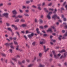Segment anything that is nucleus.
I'll use <instances>...</instances> for the list:
<instances>
[{
  "instance_id": "nucleus-1",
  "label": "nucleus",
  "mask_w": 67,
  "mask_h": 67,
  "mask_svg": "<svg viewBox=\"0 0 67 67\" xmlns=\"http://www.w3.org/2000/svg\"><path fill=\"white\" fill-rule=\"evenodd\" d=\"M5 45L7 47H9L10 45H11L10 47L12 48H13V49H14V47L12 46L13 45V43L12 42H11L10 43H6L5 44Z\"/></svg>"
},
{
  "instance_id": "nucleus-2",
  "label": "nucleus",
  "mask_w": 67,
  "mask_h": 67,
  "mask_svg": "<svg viewBox=\"0 0 67 67\" xmlns=\"http://www.w3.org/2000/svg\"><path fill=\"white\" fill-rule=\"evenodd\" d=\"M52 52H53L54 57L55 58H56V59H57V58H58V57L60 56V54H58L57 55H56V54L55 53V51H53Z\"/></svg>"
},
{
  "instance_id": "nucleus-3",
  "label": "nucleus",
  "mask_w": 67,
  "mask_h": 67,
  "mask_svg": "<svg viewBox=\"0 0 67 67\" xmlns=\"http://www.w3.org/2000/svg\"><path fill=\"white\" fill-rule=\"evenodd\" d=\"M45 43V40L43 39H40V44H43L44 43Z\"/></svg>"
},
{
  "instance_id": "nucleus-4",
  "label": "nucleus",
  "mask_w": 67,
  "mask_h": 67,
  "mask_svg": "<svg viewBox=\"0 0 67 67\" xmlns=\"http://www.w3.org/2000/svg\"><path fill=\"white\" fill-rule=\"evenodd\" d=\"M52 18L54 19V20L56 19V18H57V19H59V17L58 16H57V15L56 14L54 15L52 17Z\"/></svg>"
},
{
  "instance_id": "nucleus-5",
  "label": "nucleus",
  "mask_w": 67,
  "mask_h": 67,
  "mask_svg": "<svg viewBox=\"0 0 67 67\" xmlns=\"http://www.w3.org/2000/svg\"><path fill=\"white\" fill-rule=\"evenodd\" d=\"M51 14H52V12H50L47 15V18H48V19H51L50 15Z\"/></svg>"
},
{
  "instance_id": "nucleus-6",
  "label": "nucleus",
  "mask_w": 67,
  "mask_h": 67,
  "mask_svg": "<svg viewBox=\"0 0 67 67\" xmlns=\"http://www.w3.org/2000/svg\"><path fill=\"white\" fill-rule=\"evenodd\" d=\"M34 35L33 33H32L31 35H29L27 36L29 38H32V36Z\"/></svg>"
},
{
  "instance_id": "nucleus-7",
  "label": "nucleus",
  "mask_w": 67,
  "mask_h": 67,
  "mask_svg": "<svg viewBox=\"0 0 67 67\" xmlns=\"http://www.w3.org/2000/svg\"><path fill=\"white\" fill-rule=\"evenodd\" d=\"M3 15L6 18H8V15H9V13H5L3 14Z\"/></svg>"
},
{
  "instance_id": "nucleus-8",
  "label": "nucleus",
  "mask_w": 67,
  "mask_h": 67,
  "mask_svg": "<svg viewBox=\"0 0 67 67\" xmlns=\"http://www.w3.org/2000/svg\"><path fill=\"white\" fill-rule=\"evenodd\" d=\"M64 57L63 55H62L61 57L60 58L61 59L62 58H65V57H66V55H67V52L65 53L64 54Z\"/></svg>"
},
{
  "instance_id": "nucleus-9",
  "label": "nucleus",
  "mask_w": 67,
  "mask_h": 67,
  "mask_svg": "<svg viewBox=\"0 0 67 67\" xmlns=\"http://www.w3.org/2000/svg\"><path fill=\"white\" fill-rule=\"evenodd\" d=\"M43 47L44 48V51L45 52H46L47 51H48V50L49 49V48H47L46 50V47H45V46H43Z\"/></svg>"
},
{
  "instance_id": "nucleus-10",
  "label": "nucleus",
  "mask_w": 67,
  "mask_h": 67,
  "mask_svg": "<svg viewBox=\"0 0 67 67\" xmlns=\"http://www.w3.org/2000/svg\"><path fill=\"white\" fill-rule=\"evenodd\" d=\"M67 36V32H66V33L63 36V37L62 38L63 39H65L66 38H65V36Z\"/></svg>"
},
{
  "instance_id": "nucleus-11",
  "label": "nucleus",
  "mask_w": 67,
  "mask_h": 67,
  "mask_svg": "<svg viewBox=\"0 0 67 67\" xmlns=\"http://www.w3.org/2000/svg\"><path fill=\"white\" fill-rule=\"evenodd\" d=\"M12 13L14 14H17L18 13H17V12L16 11V10H13L12 11Z\"/></svg>"
},
{
  "instance_id": "nucleus-12",
  "label": "nucleus",
  "mask_w": 67,
  "mask_h": 67,
  "mask_svg": "<svg viewBox=\"0 0 67 67\" xmlns=\"http://www.w3.org/2000/svg\"><path fill=\"white\" fill-rule=\"evenodd\" d=\"M47 32H51V33L53 32V31L52 30V29L51 28H50L48 29V30H47Z\"/></svg>"
},
{
  "instance_id": "nucleus-13",
  "label": "nucleus",
  "mask_w": 67,
  "mask_h": 67,
  "mask_svg": "<svg viewBox=\"0 0 67 67\" xmlns=\"http://www.w3.org/2000/svg\"><path fill=\"white\" fill-rule=\"evenodd\" d=\"M37 5L38 7V9H39V10H41V7H40L41 6V4H39L38 5Z\"/></svg>"
},
{
  "instance_id": "nucleus-14",
  "label": "nucleus",
  "mask_w": 67,
  "mask_h": 67,
  "mask_svg": "<svg viewBox=\"0 0 67 67\" xmlns=\"http://www.w3.org/2000/svg\"><path fill=\"white\" fill-rule=\"evenodd\" d=\"M39 30V29L38 28H37L36 29V31H37V34H40V31H38Z\"/></svg>"
},
{
  "instance_id": "nucleus-15",
  "label": "nucleus",
  "mask_w": 67,
  "mask_h": 67,
  "mask_svg": "<svg viewBox=\"0 0 67 67\" xmlns=\"http://www.w3.org/2000/svg\"><path fill=\"white\" fill-rule=\"evenodd\" d=\"M8 30H9V31H10L11 32H12V30L10 28H7Z\"/></svg>"
},
{
  "instance_id": "nucleus-16",
  "label": "nucleus",
  "mask_w": 67,
  "mask_h": 67,
  "mask_svg": "<svg viewBox=\"0 0 67 67\" xmlns=\"http://www.w3.org/2000/svg\"><path fill=\"white\" fill-rule=\"evenodd\" d=\"M40 24H41V23H42L43 21L41 19H40Z\"/></svg>"
},
{
  "instance_id": "nucleus-17",
  "label": "nucleus",
  "mask_w": 67,
  "mask_h": 67,
  "mask_svg": "<svg viewBox=\"0 0 67 67\" xmlns=\"http://www.w3.org/2000/svg\"><path fill=\"white\" fill-rule=\"evenodd\" d=\"M65 49H63L61 51H59L60 53H63V52H65Z\"/></svg>"
},
{
  "instance_id": "nucleus-18",
  "label": "nucleus",
  "mask_w": 67,
  "mask_h": 67,
  "mask_svg": "<svg viewBox=\"0 0 67 67\" xmlns=\"http://www.w3.org/2000/svg\"><path fill=\"white\" fill-rule=\"evenodd\" d=\"M51 27L53 29V30H54V32H56V30L55 29V27L54 26H51Z\"/></svg>"
},
{
  "instance_id": "nucleus-19",
  "label": "nucleus",
  "mask_w": 67,
  "mask_h": 67,
  "mask_svg": "<svg viewBox=\"0 0 67 67\" xmlns=\"http://www.w3.org/2000/svg\"><path fill=\"white\" fill-rule=\"evenodd\" d=\"M12 59L13 60H14L15 62H16L17 60L15 58H12Z\"/></svg>"
},
{
  "instance_id": "nucleus-20",
  "label": "nucleus",
  "mask_w": 67,
  "mask_h": 67,
  "mask_svg": "<svg viewBox=\"0 0 67 67\" xmlns=\"http://www.w3.org/2000/svg\"><path fill=\"white\" fill-rule=\"evenodd\" d=\"M22 16H21L20 15H19L18 16H17V18H22Z\"/></svg>"
},
{
  "instance_id": "nucleus-21",
  "label": "nucleus",
  "mask_w": 67,
  "mask_h": 67,
  "mask_svg": "<svg viewBox=\"0 0 67 67\" xmlns=\"http://www.w3.org/2000/svg\"><path fill=\"white\" fill-rule=\"evenodd\" d=\"M21 26L23 27H25V26H26V25L25 24H23Z\"/></svg>"
},
{
  "instance_id": "nucleus-22",
  "label": "nucleus",
  "mask_w": 67,
  "mask_h": 67,
  "mask_svg": "<svg viewBox=\"0 0 67 67\" xmlns=\"http://www.w3.org/2000/svg\"><path fill=\"white\" fill-rule=\"evenodd\" d=\"M30 1H27L26 2V3H27V4H28L29 3H30Z\"/></svg>"
},
{
  "instance_id": "nucleus-23",
  "label": "nucleus",
  "mask_w": 67,
  "mask_h": 67,
  "mask_svg": "<svg viewBox=\"0 0 67 67\" xmlns=\"http://www.w3.org/2000/svg\"><path fill=\"white\" fill-rule=\"evenodd\" d=\"M49 11H53V10H54V9H52L51 8H49Z\"/></svg>"
},
{
  "instance_id": "nucleus-24",
  "label": "nucleus",
  "mask_w": 67,
  "mask_h": 67,
  "mask_svg": "<svg viewBox=\"0 0 67 67\" xmlns=\"http://www.w3.org/2000/svg\"><path fill=\"white\" fill-rule=\"evenodd\" d=\"M16 33L18 36L20 37V34H19V32H16Z\"/></svg>"
},
{
  "instance_id": "nucleus-25",
  "label": "nucleus",
  "mask_w": 67,
  "mask_h": 67,
  "mask_svg": "<svg viewBox=\"0 0 67 67\" xmlns=\"http://www.w3.org/2000/svg\"><path fill=\"white\" fill-rule=\"evenodd\" d=\"M44 10L45 11H46V12H48V11L47 10V9H46V8H44Z\"/></svg>"
},
{
  "instance_id": "nucleus-26",
  "label": "nucleus",
  "mask_w": 67,
  "mask_h": 67,
  "mask_svg": "<svg viewBox=\"0 0 67 67\" xmlns=\"http://www.w3.org/2000/svg\"><path fill=\"white\" fill-rule=\"evenodd\" d=\"M32 66H33V64H30L28 66V67H32Z\"/></svg>"
},
{
  "instance_id": "nucleus-27",
  "label": "nucleus",
  "mask_w": 67,
  "mask_h": 67,
  "mask_svg": "<svg viewBox=\"0 0 67 67\" xmlns=\"http://www.w3.org/2000/svg\"><path fill=\"white\" fill-rule=\"evenodd\" d=\"M39 66L40 67H44V65H42L41 64H40Z\"/></svg>"
},
{
  "instance_id": "nucleus-28",
  "label": "nucleus",
  "mask_w": 67,
  "mask_h": 67,
  "mask_svg": "<svg viewBox=\"0 0 67 67\" xmlns=\"http://www.w3.org/2000/svg\"><path fill=\"white\" fill-rule=\"evenodd\" d=\"M62 37V36L60 35L59 37H58V39L60 40H61V37Z\"/></svg>"
},
{
  "instance_id": "nucleus-29",
  "label": "nucleus",
  "mask_w": 67,
  "mask_h": 67,
  "mask_svg": "<svg viewBox=\"0 0 67 67\" xmlns=\"http://www.w3.org/2000/svg\"><path fill=\"white\" fill-rule=\"evenodd\" d=\"M42 53H40L39 54V56H40V57H41L42 56Z\"/></svg>"
},
{
  "instance_id": "nucleus-30",
  "label": "nucleus",
  "mask_w": 67,
  "mask_h": 67,
  "mask_svg": "<svg viewBox=\"0 0 67 67\" xmlns=\"http://www.w3.org/2000/svg\"><path fill=\"white\" fill-rule=\"evenodd\" d=\"M32 45H33V46H35V42H34L32 43Z\"/></svg>"
},
{
  "instance_id": "nucleus-31",
  "label": "nucleus",
  "mask_w": 67,
  "mask_h": 67,
  "mask_svg": "<svg viewBox=\"0 0 67 67\" xmlns=\"http://www.w3.org/2000/svg\"><path fill=\"white\" fill-rule=\"evenodd\" d=\"M6 24L7 25V26H10V24H9L8 23H6Z\"/></svg>"
},
{
  "instance_id": "nucleus-32",
  "label": "nucleus",
  "mask_w": 67,
  "mask_h": 67,
  "mask_svg": "<svg viewBox=\"0 0 67 67\" xmlns=\"http://www.w3.org/2000/svg\"><path fill=\"white\" fill-rule=\"evenodd\" d=\"M14 43L16 45H17L18 44V43L15 41H14Z\"/></svg>"
},
{
  "instance_id": "nucleus-33",
  "label": "nucleus",
  "mask_w": 67,
  "mask_h": 67,
  "mask_svg": "<svg viewBox=\"0 0 67 67\" xmlns=\"http://www.w3.org/2000/svg\"><path fill=\"white\" fill-rule=\"evenodd\" d=\"M24 15H25V16H29V15H28V14H25Z\"/></svg>"
},
{
  "instance_id": "nucleus-34",
  "label": "nucleus",
  "mask_w": 67,
  "mask_h": 67,
  "mask_svg": "<svg viewBox=\"0 0 67 67\" xmlns=\"http://www.w3.org/2000/svg\"><path fill=\"white\" fill-rule=\"evenodd\" d=\"M21 22H25V20L23 19H22L21 20Z\"/></svg>"
},
{
  "instance_id": "nucleus-35",
  "label": "nucleus",
  "mask_w": 67,
  "mask_h": 67,
  "mask_svg": "<svg viewBox=\"0 0 67 67\" xmlns=\"http://www.w3.org/2000/svg\"><path fill=\"white\" fill-rule=\"evenodd\" d=\"M19 21V19H18L16 20V21H15V22H18Z\"/></svg>"
},
{
  "instance_id": "nucleus-36",
  "label": "nucleus",
  "mask_w": 67,
  "mask_h": 67,
  "mask_svg": "<svg viewBox=\"0 0 67 67\" xmlns=\"http://www.w3.org/2000/svg\"><path fill=\"white\" fill-rule=\"evenodd\" d=\"M18 63L19 64V65H21L22 64V63L20 62L19 61L18 62Z\"/></svg>"
},
{
  "instance_id": "nucleus-37",
  "label": "nucleus",
  "mask_w": 67,
  "mask_h": 67,
  "mask_svg": "<svg viewBox=\"0 0 67 67\" xmlns=\"http://www.w3.org/2000/svg\"><path fill=\"white\" fill-rule=\"evenodd\" d=\"M16 47H17L16 48V50H18V49H19V48H18L19 46H17Z\"/></svg>"
},
{
  "instance_id": "nucleus-38",
  "label": "nucleus",
  "mask_w": 67,
  "mask_h": 67,
  "mask_svg": "<svg viewBox=\"0 0 67 67\" xmlns=\"http://www.w3.org/2000/svg\"><path fill=\"white\" fill-rule=\"evenodd\" d=\"M13 17H15V19H17V17H16L15 15H14L12 16Z\"/></svg>"
},
{
  "instance_id": "nucleus-39",
  "label": "nucleus",
  "mask_w": 67,
  "mask_h": 67,
  "mask_svg": "<svg viewBox=\"0 0 67 67\" xmlns=\"http://www.w3.org/2000/svg\"><path fill=\"white\" fill-rule=\"evenodd\" d=\"M2 56H5V54H4L3 53H2Z\"/></svg>"
},
{
  "instance_id": "nucleus-40",
  "label": "nucleus",
  "mask_w": 67,
  "mask_h": 67,
  "mask_svg": "<svg viewBox=\"0 0 67 67\" xmlns=\"http://www.w3.org/2000/svg\"><path fill=\"white\" fill-rule=\"evenodd\" d=\"M32 7L34 8H36V7L35 6H34V5H33L32 6Z\"/></svg>"
},
{
  "instance_id": "nucleus-41",
  "label": "nucleus",
  "mask_w": 67,
  "mask_h": 67,
  "mask_svg": "<svg viewBox=\"0 0 67 67\" xmlns=\"http://www.w3.org/2000/svg\"><path fill=\"white\" fill-rule=\"evenodd\" d=\"M23 9H26V7L25 6H23Z\"/></svg>"
},
{
  "instance_id": "nucleus-42",
  "label": "nucleus",
  "mask_w": 67,
  "mask_h": 67,
  "mask_svg": "<svg viewBox=\"0 0 67 67\" xmlns=\"http://www.w3.org/2000/svg\"><path fill=\"white\" fill-rule=\"evenodd\" d=\"M26 46H27V47L28 48H29V47H30L27 44H26Z\"/></svg>"
},
{
  "instance_id": "nucleus-43",
  "label": "nucleus",
  "mask_w": 67,
  "mask_h": 67,
  "mask_svg": "<svg viewBox=\"0 0 67 67\" xmlns=\"http://www.w3.org/2000/svg\"><path fill=\"white\" fill-rule=\"evenodd\" d=\"M26 62H30V60L28 59H26Z\"/></svg>"
},
{
  "instance_id": "nucleus-44",
  "label": "nucleus",
  "mask_w": 67,
  "mask_h": 67,
  "mask_svg": "<svg viewBox=\"0 0 67 67\" xmlns=\"http://www.w3.org/2000/svg\"><path fill=\"white\" fill-rule=\"evenodd\" d=\"M52 3H50L49 4H48V6H51V5H52Z\"/></svg>"
},
{
  "instance_id": "nucleus-45",
  "label": "nucleus",
  "mask_w": 67,
  "mask_h": 67,
  "mask_svg": "<svg viewBox=\"0 0 67 67\" xmlns=\"http://www.w3.org/2000/svg\"><path fill=\"white\" fill-rule=\"evenodd\" d=\"M14 27L15 30H17L18 29V28L16 26H15Z\"/></svg>"
},
{
  "instance_id": "nucleus-46",
  "label": "nucleus",
  "mask_w": 67,
  "mask_h": 67,
  "mask_svg": "<svg viewBox=\"0 0 67 67\" xmlns=\"http://www.w3.org/2000/svg\"><path fill=\"white\" fill-rule=\"evenodd\" d=\"M9 51L11 53H12V49H10Z\"/></svg>"
},
{
  "instance_id": "nucleus-47",
  "label": "nucleus",
  "mask_w": 67,
  "mask_h": 67,
  "mask_svg": "<svg viewBox=\"0 0 67 67\" xmlns=\"http://www.w3.org/2000/svg\"><path fill=\"white\" fill-rule=\"evenodd\" d=\"M45 28H46V27H48V26L47 25H45L44 26Z\"/></svg>"
},
{
  "instance_id": "nucleus-48",
  "label": "nucleus",
  "mask_w": 67,
  "mask_h": 67,
  "mask_svg": "<svg viewBox=\"0 0 67 67\" xmlns=\"http://www.w3.org/2000/svg\"><path fill=\"white\" fill-rule=\"evenodd\" d=\"M40 27L42 29H43V26H40Z\"/></svg>"
},
{
  "instance_id": "nucleus-49",
  "label": "nucleus",
  "mask_w": 67,
  "mask_h": 67,
  "mask_svg": "<svg viewBox=\"0 0 67 67\" xmlns=\"http://www.w3.org/2000/svg\"><path fill=\"white\" fill-rule=\"evenodd\" d=\"M66 2H65L63 4V5H65V4H66Z\"/></svg>"
},
{
  "instance_id": "nucleus-50",
  "label": "nucleus",
  "mask_w": 67,
  "mask_h": 67,
  "mask_svg": "<svg viewBox=\"0 0 67 67\" xmlns=\"http://www.w3.org/2000/svg\"><path fill=\"white\" fill-rule=\"evenodd\" d=\"M26 33L27 34V33H29V32L28 31H26Z\"/></svg>"
},
{
  "instance_id": "nucleus-51",
  "label": "nucleus",
  "mask_w": 67,
  "mask_h": 67,
  "mask_svg": "<svg viewBox=\"0 0 67 67\" xmlns=\"http://www.w3.org/2000/svg\"><path fill=\"white\" fill-rule=\"evenodd\" d=\"M8 5H11V3H8Z\"/></svg>"
},
{
  "instance_id": "nucleus-52",
  "label": "nucleus",
  "mask_w": 67,
  "mask_h": 67,
  "mask_svg": "<svg viewBox=\"0 0 67 67\" xmlns=\"http://www.w3.org/2000/svg\"><path fill=\"white\" fill-rule=\"evenodd\" d=\"M24 37L25 38L26 40H27V37L25 36H24Z\"/></svg>"
},
{
  "instance_id": "nucleus-53",
  "label": "nucleus",
  "mask_w": 67,
  "mask_h": 67,
  "mask_svg": "<svg viewBox=\"0 0 67 67\" xmlns=\"http://www.w3.org/2000/svg\"><path fill=\"white\" fill-rule=\"evenodd\" d=\"M35 22L36 23H37V19H35Z\"/></svg>"
},
{
  "instance_id": "nucleus-54",
  "label": "nucleus",
  "mask_w": 67,
  "mask_h": 67,
  "mask_svg": "<svg viewBox=\"0 0 67 67\" xmlns=\"http://www.w3.org/2000/svg\"><path fill=\"white\" fill-rule=\"evenodd\" d=\"M64 21H66V19L65 18H64Z\"/></svg>"
},
{
  "instance_id": "nucleus-55",
  "label": "nucleus",
  "mask_w": 67,
  "mask_h": 67,
  "mask_svg": "<svg viewBox=\"0 0 67 67\" xmlns=\"http://www.w3.org/2000/svg\"><path fill=\"white\" fill-rule=\"evenodd\" d=\"M3 5V3L1 4H0V6L1 7V6H2V5Z\"/></svg>"
},
{
  "instance_id": "nucleus-56",
  "label": "nucleus",
  "mask_w": 67,
  "mask_h": 67,
  "mask_svg": "<svg viewBox=\"0 0 67 67\" xmlns=\"http://www.w3.org/2000/svg\"><path fill=\"white\" fill-rule=\"evenodd\" d=\"M62 33H65V31L64 30H63L62 31Z\"/></svg>"
},
{
  "instance_id": "nucleus-57",
  "label": "nucleus",
  "mask_w": 67,
  "mask_h": 67,
  "mask_svg": "<svg viewBox=\"0 0 67 67\" xmlns=\"http://www.w3.org/2000/svg\"><path fill=\"white\" fill-rule=\"evenodd\" d=\"M19 11L20 12H21V13L23 12V11L22 10H21V9H20Z\"/></svg>"
},
{
  "instance_id": "nucleus-58",
  "label": "nucleus",
  "mask_w": 67,
  "mask_h": 67,
  "mask_svg": "<svg viewBox=\"0 0 67 67\" xmlns=\"http://www.w3.org/2000/svg\"><path fill=\"white\" fill-rule=\"evenodd\" d=\"M43 16H44L43 15H41V18H43Z\"/></svg>"
},
{
  "instance_id": "nucleus-59",
  "label": "nucleus",
  "mask_w": 67,
  "mask_h": 67,
  "mask_svg": "<svg viewBox=\"0 0 67 67\" xmlns=\"http://www.w3.org/2000/svg\"><path fill=\"white\" fill-rule=\"evenodd\" d=\"M47 34H44L43 35V36H47Z\"/></svg>"
},
{
  "instance_id": "nucleus-60",
  "label": "nucleus",
  "mask_w": 67,
  "mask_h": 67,
  "mask_svg": "<svg viewBox=\"0 0 67 67\" xmlns=\"http://www.w3.org/2000/svg\"><path fill=\"white\" fill-rule=\"evenodd\" d=\"M61 10H64V9L63 8H61Z\"/></svg>"
},
{
  "instance_id": "nucleus-61",
  "label": "nucleus",
  "mask_w": 67,
  "mask_h": 67,
  "mask_svg": "<svg viewBox=\"0 0 67 67\" xmlns=\"http://www.w3.org/2000/svg\"><path fill=\"white\" fill-rule=\"evenodd\" d=\"M10 63H12V64H13V65H14V63H12V61H10Z\"/></svg>"
},
{
  "instance_id": "nucleus-62",
  "label": "nucleus",
  "mask_w": 67,
  "mask_h": 67,
  "mask_svg": "<svg viewBox=\"0 0 67 67\" xmlns=\"http://www.w3.org/2000/svg\"><path fill=\"white\" fill-rule=\"evenodd\" d=\"M27 13L29 12V10H26L25 11Z\"/></svg>"
},
{
  "instance_id": "nucleus-63",
  "label": "nucleus",
  "mask_w": 67,
  "mask_h": 67,
  "mask_svg": "<svg viewBox=\"0 0 67 67\" xmlns=\"http://www.w3.org/2000/svg\"><path fill=\"white\" fill-rule=\"evenodd\" d=\"M20 57V55H18L16 57H18V58H19V57Z\"/></svg>"
},
{
  "instance_id": "nucleus-64",
  "label": "nucleus",
  "mask_w": 67,
  "mask_h": 67,
  "mask_svg": "<svg viewBox=\"0 0 67 67\" xmlns=\"http://www.w3.org/2000/svg\"><path fill=\"white\" fill-rule=\"evenodd\" d=\"M25 62V61L24 60L22 61V63H24Z\"/></svg>"
}]
</instances>
